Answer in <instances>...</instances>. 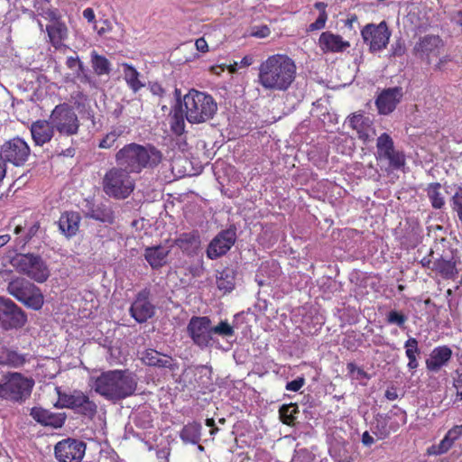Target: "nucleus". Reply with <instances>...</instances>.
Returning a JSON list of instances; mask_svg holds the SVG:
<instances>
[{
	"label": "nucleus",
	"instance_id": "nucleus-3",
	"mask_svg": "<svg viewBox=\"0 0 462 462\" xmlns=\"http://www.w3.org/2000/svg\"><path fill=\"white\" fill-rule=\"evenodd\" d=\"M162 159V152L152 144L131 143L116 153L117 166L123 167L130 173H140L144 169H153L161 163Z\"/></svg>",
	"mask_w": 462,
	"mask_h": 462
},
{
	"label": "nucleus",
	"instance_id": "nucleus-32",
	"mask_svg": "<svg viewBox=\"0 0 462 462\" xmlns=\"http://www.w3.org/2000/svg\"><path fill=\"white\" fill-rule=\"evenodd\" d=\"M427 197L434 209H441L446 204L442 186L439 182H431L425 189Z\"/></svg>",
	"mask_w": 462,
	"mask_h": 462
},
{
	"label": "nucleus",
	"instance_id": "nucleus-7",
	"mask_svg": "<svg viewBox=\"0 0 462 462\" xmlns=\"http://www.w3.org/2000/svg\"><path fill=\"white\" fill-rule=\"evenodd\" d=\"M10 263L20 273L36 282L42 283L50 277V270L41 255L28 253L16 254Z\"/></svg>",
	"mask_w": 462,
	"mask_h": 462
},
{
	"label": "nucleus",
	"instance_id": "nucleus-43",
	"mask_svg": "<svg viewBox=\"0 0 462 462\" xmlns=\"http://www.w3.org/2000/svg\"><path fill=\"white\" fill-rule=\"evenodd\" d=\"M291 462H322V459L317 457L313 448H300L298 444Z\"/></svg>",
	"mask_w": 462,
	"mask_h": 462
},
{
	"label": "nucleus",
	"instance_id": "nucleus-31",
	"mask_svg": "<svg viewBox=\"0 0 462 462\" xmlns=\"http://www.w3.org/2000/svg\"><path fill=\"white\" fill-rule=\"evenodd\" d=\"M46 31L51 44L55 48L60 46L62 42L68 37V28L61 21L48 24L46 26Z\"/></svg>",
	"mask_w": 462,
	"mask_h": 462
},
{
	"label": "nucleus",
	"instance_id": "nucleus-45",
	"mask_svg": "<svg viewBox=\"0 0 462 462\" xmlns=\"http://www.w3.org/2000/svg\"><path fill=\"white\" fill-rule=\"evenodd\" d=\"M453 444L454 442L445 435L439 444H434L428 448L427 454L430 456L445 454L452 448Z\"/></svg>",
	"mask_w": 462,
	"mask_h": 462
},
{
	"label": "nucleus",
	"instance_id": "nucleus-36",
	"mask_svg": "<svg viewBox=\"0 0 462 462\" xmlns=\"http://www.w3.org/2000/svg\"><path fill=\"white\" fill-rule=\"evenodd\" d=\"M90 58L92 69L97 76L108 75L110 73L111 63L105 56L99 55L96 51H93Z\"/></svg>",
	"mask_w": 462,
	"mask_h": 462
},
{
	"label": "nucleus",
	"instance_id": "nucleus-53",
	"mask_svg": "<svg viewBox=\"0 0 462 462\" xmlns=\"http://www.w3.org/2000/svg\"><path fill=\"white\" fill-rule=\"evenodd\" d=\"M251 34L256 38H266L271 34V30L267 25L256 26L253 28Z\"/></svg>",
	"mask_w": 462,
	"mask_h": 462
},
{
	"label": "nucleus",
	"instance_id": "nucleus-1",
	"mask_svg": "<svg viewBox=\"0 0 462 462\" xmlns=\"http://www.w3.org/2000/svg\"><path fill=\"white\" fill-rule=\"evenodd\" d=\"M296 77V63L286 54L270 55L258 67L257 82L266 91L286 92Z\"/></svg>",
	"mask_w": 462,
	"mask_h": 462
},
{
	"label": "nucleus",
	"instance_id": "nucleus-21",
	"mask_svg": "<svg viewBox=\"0 0 462 462\" xmlns=\"http://www.w3.org/2000/svg\"><path fill=\"white\" fill-rule=\"evenodd\" d=\"M32 419L42 426L60 429L63 427L67 415L65 412H52L42 407H32L30 411Z\"/></svg>",
	"mask_w": 462,
	"mask_h": 462
},
{
	"label": "nucleus",
	"instance_id": "nucleus-44",
	"mask_svg": "<svg viewBox=\"0 0 462 462\" xmlns=\"http://www.w3.org/2000/svg\"><path fill=\"white\" fill-rule=\"evenodd\" d=\"M372 432L377 437L378 439H386L390 433V428L388 427V421L386 418L378 415L375 417V422L372 427Z\"/></svg>",
	"mask_w": 462,
	"mask_h": 462
},
{
	"label": "nucleus",
	"instance_id": "nucleus-48",
	"mask_svg": "<svg viewBox=\"0 0 462 462\" xmlns=\"http://www.w3.org/2000/svg\"><path fill=\"white\" fill-rule=\"evenodd\" d=\"M217 111V104L210 95L204 93V117L212 118ZM206 118H204L205 120Z\"/></svg>",
	"mask_w": 462,
	"mask_h": 462
},
{
	"label": "nucleus",
	"instance_id": "nucleus-30",
	"mask_svg": "<svg viewBox=\"0 0 462 462\" xmlns=\"http://www.w3.org/2000/svg\"><path fill=\"white\" fill-rule=\"evenodd\" d=\"M162 245L148 246L144 249L143 256L152 269H159L167 263V257L171 252Z\"/></svg>",
	"mask_w": 462,
	"mask_h": 462
},
{
	"label": "nucleus",
	"instance_id": "nucleus-60",
	"mask_svg": "<svg viewBox=\"0 0 462 462\" xmlns=\"http://www.w3.org/2000/svg\"><path fill=\"white\" fill-rule=\"evenodd\" d=\"M83 17L88 22V23H94L96 21V16L94 10L90 7L86 8L83 13Z\"/></svg>",
	"mask_w": 462,
	"mask_h": 462
},
{
	"label": "nucleus",
	"instance_id": "nucleus-62",
	"mask_svg": "<svg viewBox=\"0 0 462 462\" xmlns=\"http://www.w3.org/2000/svg\"><path fill=\"white\" fill-rule=\"evenodd\" d=\"M385 398L389 401H394L398 398L397 390L395 387H390L385 391Z\"/></svg>",
	"mask_w": 462,
	"mask_h": 462
},
{
	"label": "nucleus",
	"instance_id": "nucleus-9",
	"mask_svg": "<svg viewBox=\"0 0 462 462\" xmlns=\"http://www.w3.org/2000/svg\"><path fill=\"white\" fill-rule=\"evenodd\" d=\"M59 399L55 407L73 410L77 414L93 419L97 412V403L79 390L70 393L58 392Z\"/></svg>",
	"mask_w": 462,
	"mask_h": 462
},
{
	"label": "nucleus",
	"instance_id": "nucleus-64",
	"mask_svg": "<svg viewBox=\"0 0 462 462\" xmlns=\"http://www.w3.org/2000/svg\"><path fill=\"white\" fill-rule=\"evenodd\" d=\"M206 425L208 427L211 428V430H210L211 435L215 434V432L217 431V428L215 427V421L213 419H206Z\"/></svg>",
	"mask_w": 462,
	"mask_h": 462
},
{
	"label": "nucleus",
	"instance_id": "nucleus-34",
	"mask_svg": "<svg viewBox=\"0 0 462 462\" xmlns=\"http://www.w3.org/2000/svg\"><path fill=\"white\" fill-rule=\"evenodd\" d=\"M24 362V356L5 346L0 347V365L18 367L23 365Z\"/></svg>",
	"mask_w": 462,
	"mask_h": 462
},
{
	"label": "nucleus",
	"instance_id": "nucleus-29",
	"mask_svg": "<svg viewBox=\"0 0 462 462\" xmlns=\"http://www.w3.org/2000/svg\"><path fill=\"white\" fill-rule=\"evenodd\" d=\"M66 66L73 70V77L82 84L96 87V80L90 76L88 69L79 60V56H69L66 60Z\"/></svg>",
	"mask_w": 462,
	"mask_h": 462
},
{
	"label": "nucleus",
	"instance_id": "nucleus-37",
	"mask_svg": "<svg viewBox=\"0 0 462 462\" xmlns=\"http://www.w3.org/2000/svg\"><path fill=\"white\" fill-rule=\"evenodd\" d=\"M124 79L126 81L128 87L136 93L139 91L144 84L139 80V72L132 66L127 63L122 64Z\"/></svg>",
	"mask_w": 462,
	"mask_h": 462
},
{
	"label": "nucleus",
	"instance_id": "nucleus-33",
	"mask_svg": "<svg viewBox=\"0 0 462 462\" xmlns=\"http://www.w3.org/2000/svg\"><path fill=\"white\" fill-rule=\"evenodd\" d=\"M236 273L232 268L226 267L217 275V285L220 291L230 292L235 288Z\"/></svg>",
	"mask_w": 462,
	"mask_h": 462
},
{
	"label": "nucleus",
	"instance_id": "nucleus-23",
	"mask_svg": "<svg viewBox=\"0 0 462 462\" xmlns=\"http://www.w3.org/2000/svg\"><path fill=\"white\" fill-rule=\"evenodd\" d=\"M402 97V93L400 88H393L383 90L375 100L378 113L381 115L391 114L400 103Z\"/></svg>",
	"mask_w": 462,
	"mask_h": 462
},
{
	"label": "nucleus",
	"instance_id": "nucleus-40",
	"mask_svg": "<svg viewBox=\"0 0 462 462\" xmlns=\"http://www.w3.org/2000/svg\"><path fill=\"white\" fill-rule=\"evenodd\" d=\"M299 412L297 403L283 404L279 409L280 420L283 424L292 426L295 423Z\"/></svg>",
	"mask_w": 462,
	"mask_h": 462
},
{
	"label": "nucleus",
	"instance_id": "nucleus-56",
	"mask_svg": "<svg viewBox=\"0 0 462 462\" xmlns=\"http://www.w3.org/2000/svg\"><path fill=\"white\" fill-rule=\"evenodd\" d=\"M446 436L453 442L458 439L462 436V424L452 427L447 433Z\"/></svg>",
	"mask_w": 462,
	"mask_h": 462
},
{
	"label": "nucleus",
	"instance_id": "nucleus-22",
	"mask_svg": "<svg viewBox=\"0 0 462 462\" xmlns=\"http://www.w3.org/2000/svg\"><path fill=\"white\" fill-rule=\"evenodd\" d=\"M443 42L439 35H425L420 38L413 48L414 54L420 58H426L430 62V56H438Z\"/></svg>",
	"mask_w": 462,
	"mask_h": 462
},
{
	"label": "nucleus",
	"instance_id": "nucleus-26",
	"mask_svg": "<svg viewBox=\"0 0 462 462\" xmlns=\"http://www.w3.org/2000/svg\"><path fill=\"white\" fill-rule=\"evenodd\" d=\"M319 46L324 52H341L350 46L342 36L329 31L323 32L319 38Z\"/></svg>",
	"mask_w": 462,
	"mask_h": 462
},
{
	"label": "nucleus",
	"instance_id": "nucleus-2",
	"mask_svg": "<svg viewBox=\"0 0 462 462\" xmlns=\"http://www.w3.org/2000/svg\"><path fill=\"white\" fill-rule=\"evenodd\" d=\"M136 388V376L129 370L103 372L94 379L92 385L97 393L113 403L132 396Z\"/></svg>",
	"mask_w": 462,
	"mask_h": 462
},
{
	"label": "nucleus",
	"instance_id": "nucleus-57",
	"mask_svg": "<svg viewBox=\"0 0 462 462\" xmlns=\"http://www.w3.org/2000/svg\"><path fill=\"white\" fill-rule=\"evenodd\" d=\"M171 363L172 359L170 356H162V354L160 353V357H158V362L156 363L155 366L171 368Z\"/></svg>",
	"mask_w": 462,
	"mask_h": 462
},
{
	"label": "nucleus",
	"instance_id": "nucleus-4",
	"mask_svg": "<svg viewBox=\"0 0 462 462\" xmlns=\"http://www.w3.org/2000/svg\"><path fill=\"white\" fill-rule=\"evenodd\" d=\"M201 95L199 91L191 89L183 97V104H175L171 120L173 133L180 135L184 132V117L191 124L202 122Z\"/></svg>",
	"mask_w": 462,
	"mask_h": 462
},
{
	"label": "nucleus",
	"instance_id": "nucleus-19",
	"mask_svg": "<svg viewBox=\"0 0 462 462\" xmlns=\"http://www.w3.org/2000/svg\"><path fill=\"white\" fill-rule=\"evenodd\" d=\"M236 241V227L222 230L210 242L207 249V255L210 259H217L226 254Z\"/></svg>",
	"mask_w": 462,
	"mask_h": 462
},
{
	"label": "nucleus",
	"instance_id": "nucleus-13",
	"mask_svg": "<svg viewBox=\"0 0 462 462\" xmlns=\"http://www.w3.org/2000/svg\"><path fill=\"white\" fill-rule=\"evenodd\" d=\"M392 32L385 21L378 24L367 23L361 29L364 43L369 47L371 52L385 49L389 43Z\"/></svg>",
	"mask_w": 462,
	"mask_h": 462
},
{
	"label": "nucleus",
	"instance_id": "nucleus-10",
	"mask_svg": "<svg viewBox=\"0 0 462 462\" xmlns=\"http://www.w3.org/2000/svg\"><path fill=\"white\" fill-rule=\"evenodd\" d=\"M33 384L19 373H9L0 383V398L22 402L30 396Z\"/></svg>",
	"mask_w": 462,
	"mask_h": 462
},
{
	"label": "nucleus",
	"instance_id": "nucleus-47",
	"mask_svg": "<svg viewBox=\"0 0 462 462\" xmlns=\"http://www.w3.org/2000/svg\"><path fill=\"white\" fill-rule=\"evenodd\" d=\"M385 320L389 325H396L400 328H404L408 317L402 311L392 310L387 313Z\"/></svg>",
	"mask_w": 462,
	"mask_h": 462
},
{
	"label": "nucleus",
	"instance_id": "nucleus-61",
	"mask_svg": "<svg viewBox=\"0 0 462 462\" xmlns=\"http://www.w3.org/2000/svg\"><path fill=\"white\" fill-rule=\"evenodd\" d=\"M362 443L366 447H370L374 443V439L369 434L368 431H365L362 434Z\"/></svg>",
	"mask_w": 462,
	"mask_h": 462
},
{
	"label": "nucleus",
	"instance_id": "nucleus-42",
	"mask_svg": "<svg viewBox=\"0 0 462 462\" xmlns=\"http://www.w3.org/2000/svg\"><path fill=\"white\" fill-rule=\"evenodd\" d=\"M33 6L38 14L50 21L51 23L60 21L59 12L47 6V4H43L40 0H33Z\"/></svg>",
	"mask_w": 462,
	"mask_h": 462
},
{
	"label": "nucleus",
	"instance_id": "nucleus-17",
	"mask_svg": "<svg viewBox=\"0 0 462 462\" xmlns=\"http://www.w3.org/2000/svg\"><path fill=\"white\" fill-rule=\"evenodd\" d=\"M177 246L183 255L189 258L199 256L202 252V236L198 229H191L179 234L171 246Z\"/></svg>",
	"mask_w": 462,
	"mask_h": 462
},
{
	"label": "nucleus",
	"instance_id": "nucleus-39",
	"mask_svg": "<svg viewBox=\"0 0 462 462\" xmlns=\"http://www.w3.org/2000/svg\"><path fill=\"white\" fill-rule=\"evenodd\" d=\"M210 319L208 317L204 316V329L208 331L209 335L217 334L222 337H232L235 334L234 328L229 323L225 320L221 321L218 325L215 327H209Z\"/></svg>",
	"mask_w": 462,
	"mask_h": 462
},
{
	"label": "nucleus",
	"instance_id": "nucleus-27",
	"mask_svg": "<svg viewBox=\"0 0 462 462\" xmlns=\"http://www.w3.org/2000/svg\"><path fill=\"white\" fill-rule=\"evenodd\" d=\"M31 134L32 140L36 145L42 146L49 143L54 134V127L51 124V120H37L31 125Z\"/></svg>",
	"mask_w": 462,
	"mask_h": 462
},
{
	"label": "nucleus",
	"instance_id": "nucleus-49",
	"mask_svg": "<svg viewBox=\"0 0 462 462\" xmlns=\"http://www.w3.org/2000/svg\"><path fill=\"white\" fill-rule=\"evenodd\" d=\"M160 357V353L153 349H148L143 354L142 360L143 363L150 366H155Z\"/></svg>",
	"mask_w": 462,
	"mask_h": 462
},
{
	"label": "nucleus",
	"instance_id": "nucleus-52",
	"mask_svg": "<svg viewBox=\"0 0 462 462\" xmlns=\"http://www.w3.org/2000/svg\"><path fill=\"white\" fill-rule=\"evenodd\" d=\"M117 139V134L115 132L107 134L99 143L100 148L107 149L113 146Z\"/></svg>",
	"mask_w": 462,
	"mask_h": 462
},
{
	"label": "nucleus",
	"instance_id": "nucleus-59",
	"mask_svg": "<svg viewBox=\"0 0 462 462\" xmlns=\"http://www.w3.org/2000/svg\"><path fill=\"white\" fill-rule=\"evenodd\" d=\"M40 224L38 222L34 223L30 226L28 229V232L26 234V236L24 238L23 244H26L32 236H34L37 232L39 231Z\"/></svg>",
	"mask_w": 462,
	"mask_h": 462
},
{
	"label": "nucleus",
	"instance_id": "nucleus-25",
	"mask_svg": "<svg viewBox=\"0 0 462 462\" xmlns=\"http://www.w3.org/2000/svg\"><path fill=\"white\" fill-rule=\"evenodd\" d=\"M452 356V350L448 346H439L435 347L426 359V368L430 372H439L446 365Z\"/></svg>",
	"mask_w": 462,
	"mask_h": 462
},
{
	"label": "nucleus",
	"instance_id": "nucleus-14",
	"mask_svg": "<svg viewBox=\"0 0 462 462\" xmlns=\"http://www.w3.org/2000/svg\"><path fill=\"white\" fill-rule=\"evenodd\" d=\"M87 449L85 441L73 438L64 439L54 446V457L59 462H81Z\"/></svg>",
	"mask_w": 462,
	"mask_h": 462
},
{
	"label": "nucleus",
	"instance_id": "nucleus-54",
	"mask_svg": "<svg viewBox=\"0 0 462 462\" xmlns=\"http://www.w3.org/2000/svg\"><path fill=\"white\" fill-rule=\"evenodd\" d=\"M406 48L405 44L402 40H397L393 44H392V55L394 57H401L405 53Z\"/></svg>",
	"mask_w": 462,
	"mask_h": 462
},
{
	"label": "nucleus",
	"instance_id": "nucleus-28",
	"mask_svg": "<svg viewBox=\"0 0 462 462\" xmlns=\"http://www.w3.org/2000/svg\"><path fill=\"white\" fill-rule=\"evenodd\" d=\"M81 217L78 212L65 211L58 221L59 229L67 238L77 235Z\"/></svg>",
	"mask_w": 462,
	"mask_h": 462
},
{
	"label": "nucleus",
	"instance_id": "nucleus-24",
	"mask_svg": "<svg viewBox=\"0 0 462 462\" xmlns=\"http://www.w3.org/2000/svg\"><path fill=\"white\" fill-rule=\"evenodd\" d=\"M85 217L105 224L112 225L115 223V212L109 205L106 204H94L91 202L87 203Z\"/></svg>",
	"mask_w": 462,
	"mask_h": 462
},
{
	"label": "nucleus",
	"instance_id": "nucleus-41",
	"mask_svg": "<svg viewBox=\"0 0 462 462\" xmlns=\"http://www.w3.org/2000/svg\"><path fill=\"white\" fill-rule=\"evenodd\" d=\"M187 332L196 345L202 346V318L192 317L188 324Z\"/></svg>",
	"mask_w": 462,
	"mask_h": 462
},
{
	"label": "nucleus",
	"instance_id": "nucleus-51",
	"mask_svg": "<svg viewBox=\"0 0 462 462\" xmlns=\"http://www.w3.org/2000/svg\"><path fill=\"white\" fill-rule=\"evenodd\" d=\"M453 384L457 390V394L460 396V399L462 400V365L456 370V376L454 377Z\"/></svg>",
	"mask_w": 462,
	"mask_h": 462
},
{
	"label": "nucleus",
	"instance_id": "nucleus-5",
	"mask_svg": "<svg viewBox=\"0 0 462 462\" xmlns=\"http://www.w3.org/2000/svg\"><path fill=\"white\" fill-rule=\"evenodd\" d=\"M7 291L28 309L40 310L44 304L42 290L23 277L12 279L8 283Z\"/></svg>",
	"mask_w": 462,
	"mask_h": 462
},
{
	"label": "nucleus",
	"instance_id": "nucleus-18",
	"mask_svg": "<svg viewBox=\"0 0 462 462\" xmlns=\"http://www.w3.org/2000/svg\"><path fill=\"white\" fill-rule=\"evenodd\" d=\"M151 291L145 288L140 291L129 308L130 316L139 323H144L155 315V306L150 300Z\"/></svg>",
	"mask_w": 462,
	"mask_h": 462
},
{
	"label": "nucleus",
	"instance_id": "nucleus-15",
	"mask_svg": "<svg viewBox=\"0 0 462 462\" xmlns=\"http://www.w3.org/2000/svg\"><path fill=\"white\" fill-rule=\"evenodd\" d=\"M27 322L26 313L12 300L0 298V325L5 329L20 328Z\"/></svg>",
	"mask_w": 462,
	"mask_h": 462
},
{
	"label": "nucleus",
	"instance_id": "nucleus-55",
	"mask_svg": "<svg viewBox=\"0 0 462 462\" xmlns=\"http://www.w3.org/2000/svg\"><path fill=\"white\" fill-rule=\"evenodd\" d=\"M305 383L303 377H298L286 383L285 389L291 392H298Z\"/></svg>",
	"mask_w": 462,
	"mask_h": 462
},
{
	"label": "nucleus",
	"instance_id": "nucleus-20",
	"mask_svg": "<svg viewBox=\"0 0 462 462\" xmlns=\"http://www.w3.org/2000/svg\"><path fill=\"white\" fill-rule=\"evenodd\" d=\"M347 124L349 127L355 130L357 137L366 143L374 139L375 135V129L373 120L365 116L363 112L354 113L347 117Z\"/></svg>",
	"mask_w": 462,
	"mask_h": 462
},
{
	"label": "nucleus",
	"instance_id": "nucleus-46",
	"mask_svg": "<svg viewBox=\"0 0 462 462\" xmlns=\"http://www.w3.org/2000/svg\"><path fill=\"white\" fill-rule=\"evenodd\" d=\"M449 204L452 211L457 214V217L462 225V186H458L456 189L455 193L450 199Z\"/></svg>",
	"mask_w": 462,
	"mask_h": 462
},
{
	"label": "nucleus",
	"instance_id": "nucleus-63",
	"mask_svg": "<svg viewBox=\"0 0 462 462\" xmlns=\"http://www.w3.org/2000/svg\"><path fill=\"white\" fill-rule=\"evenodd\" d=\"M59 154L64 157H73L75 155V148L69 147L65 150H61L60 152H59Z\"/></svg>",
	"mask_w": 462,
	"mask_h": 462
},
{
	"label": "nucleus",
	"instance_id": "nucleus-50",
	"mask_svg": "<svg viewBox=\"0 0 462 462\" xmlns=\"http://www.w3.org/2000/svg\"><path fill=\"white\" fill-rule=\"evenodd\" d=\"M327 20H328L327 12H319V17L317 18V20L314 23H312L309 25L308 31L313 32V31H318V30L323 29L326 25Z\"/></svg>",
	"mask_w": 462,
	"mask_h": 462
},
{
	"label": "nucleus",
	"instance_id": "nucleus-8",
	"mask_svg": "<svg viewBox=\"0 0 462 462\" xmlns=\"http://www.w3.org/2000/svg\"><path fill=\"white\" fill-rule=\"evenodd\" d=\"M420 263L423 268L435 272L447 280L454 278L457 273V261L450 249L439 254L438 249L430 248L429 253L420 260Z\"/></svg>",
	"mask_w": 462,
	"mask_h": 462
},
{
	"label": "nucleus",
	"instance_id": "nucleus-11",
	"mask_svg": "<svg viewBox=\"0 0 462 462\" xmlns=\"http://www.w3.org/2000/svg\"><path fill=\"white\" fill-rule=\"evenodd\" d=\"M54 130L60 134L71 136L79 129V120L74 109L67 103L57 105L50 116Z\"/></svg>",
	"mask_w": 462,
	"mask_h": 462
},
{
	"label": "nucleus",
	"instance_id": "nucleus-38",
	"mask_svg": "<svg viewBox=\"0 0 462 462\" xmlns=\"http://www.w3.org/2000/svg\"><path fill=\"white\" fill-rule=\"evenodd\" d=\"M405 355L408 358L407 366L409 370H415L419 366L417 355L420 354L418 340L415 337H410L404 343Z\"/></svg>",
	"mask_w": 462,
	"mask_h": 462
},
{
	"label": "nucleus",
	"instance_id": "nucleus-6",
	"mask_svg": "<svg viewBox=\"0 0 462 462\" xmlns=\"http://www.w3.org/2000/svg\"><path fill=\"white\" fill-rule=\"evenodd\" d=\"M104 192L114 199H126L134 189V180L130 172L123 167H113L107 171L102 180Z\"/></svg>",
	"mask_w": 462,
	"mask_h": 462
},
{
	"label": "nucleus",
	"instance_id": "nucleus-35",
	"mask_svg": "<svg viewBox=\"0 0 462 462\" xmlns=\"http://www.w3.org/2000/svg\"><path fill=\"white\" fill-rule=\"evenodd\" d=\"M180 438L184 442L198 444L199 450H202V445L199 442L200 440V425L197 422L189 423L182 429Z\"/></svg>",
	"mask_w": 462,
	"mask_h": 462
},
{
	"label": "nucleus",
	"instance_id": "nucleus-16",
	"mask_svg": "<svg viewBox=\"0 0 462 462\" xmlns=\"http://www.w3.org/2000/svg\"><path fill=\"white\" fill-rule=\"evenodd\" d=\"M30 153L31 149L27 143L20 137H15L2 145L0 157L5 163L7 162L19 167L25 163Z\"/></svg>",
	"mask_w": 462,
	"mask_h": 462
},
{
	"label": "nucleus",
	"instance_id": "nucleus-12",
	"mask_svg": "<svg viewBox=\"0 0 462 462\" xmlns=\"http://www.w3.org/2000/svg\"><path fill=\"white\" fill-rule=\"evenodd\" d=\"M375 158L378 162H387L391 170H400L405 165V155L395 149L393 138L383 133L376 140Z\"/></svg>",
	"mask_w": 462,
	"mask_h": 462
},
{
	"label": "nucleus",
	"instance_id": "nucleus-58",
	"mask_svg": "<svg viewBox=\"0 0 462 462\" xmlns=\"http://www.w3.org/2000/svg\"><path fill=\"white\" fill-rule=\"evenodd\" d=\"M149 88L152 94L154 96L162 97L165 93V90L157 82L150 83Z\"/></svg>",
	"mask_w": 462,
	"mask_h": 462
}]
</instances>
